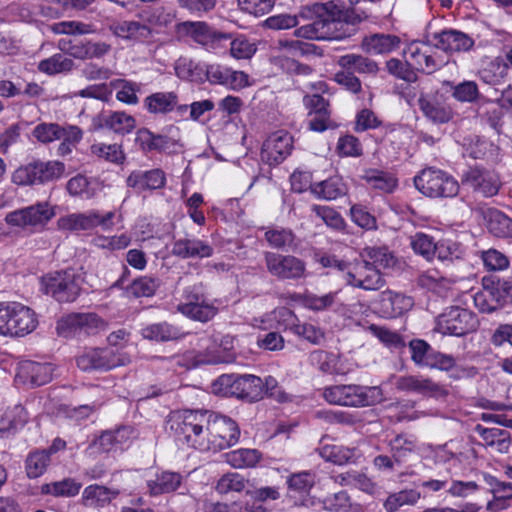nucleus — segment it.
Listing matches in <instances>:
<instances>
[{"instance_id":"1","label":"nucleus","mask_w":512,"mask_h":512,"mask_svg":"<svg viewBox=\"0 0 512 512\" xmlns=\"http://www.w3.org/2000/svg\"><path fill=\"white\" fill-rule=\"evenodd\" d=\"M169 422L178 440L201 451L229 448L240 437V429L234 420L207 410L176 411Z\"/></svg>"},{"instance_id":"2","label":"nucleus","mask_w":512,"mask_h":512,"mask_svg":"<svg viewBox=\"0 0 512 512\" xmlns=\"http://www.w3.org/2000/svg\"><path fill=\"white\" fill-rule=\"evenodd\" d=\"M299 16L316 18L312 23L303 25L294 31L296 37L308 40L338 39L340 35L334 32L336 25L342 22L356 24L362 20L354 11L346 10L343 5L334 1L305 7L300 11Z\"/></svg>"},{"instance_id":"3","label":"nucleus","mask_w":512,"mask_h":512,"mask_svg":"<svg viewBox=\"0 0 512 512\" xmlns=\"http://www.w3.org/2000/svg\"><path fill=\"white\" fill-rule=\"evenodd\" d=\"M353 254L351 249H347L343 258L327 253H317L315 259L324 268L337 270L349 286L363 290L380 289L383 286L381 274L369 267V262L358 261Z\"/></svg>"},{"instance_id":"4","label":"nucleus","mask_w":512,"mask_h":512,"mask_svg":"<svg viewBox=\"0 0 512 512\" xmlns=\"http://www.w3.org/2000/svg\"><path fill=\"white\" fill-rule=\"evenodd\" d=\"M38 326L33 309L17 301L0 302V336L20 338L32 333Z\"/></svg>"},{"instance_id":"5","label":"nucleus","mask_w":512,"mask_h":512,"mask_svg":"<svg viewBox=\"0 0 512 512\" xmlns=\"http://www.w3.org/2000/svg\"><path fill=\"white\" fill-rule=\"evenodd\" d=\"M323 397L330 404L363 407L380 402L383 393L378 386L334 385L323 390Z\"/></svg>"},{"instance_id":"6","label":"nucleus","mask_w":512,"mask_h":512,"mask_svg":"<svg viewBox=\"0 0 512 512\" xmlns=\"http://www.w3.org/2000/svg\"><path fill=\"white\" fill-rule=\"evenodd\" d=\"M264 382L255 375H222L213 384V391L223 396H234L257 401L264 396Z\"/></svg>"},{"instance_id":"7","label":"nucleus","mask_w":512,"mask_h":512,"mask_svg":"<svg viewBox=\"0 0 512 512\" xmlns=\"http://www.w3.org/2000/svg\"><path fill=\"white\" fill-rule=\"evenodd\" d=\"M40 289L58 302H73L80 294L81 277L71 269L48 272L40 279Z\"/></svg>"},{"instance_id":"8","label":"nucleus","mask_w":512,"mask_h":512,"mask_svg":"<svg viewBox=\"0 0 512 512\" xmlns=\"http://www.w3.org/2000/svg\"><path fill=\"white\" fill-rule=\"evenodd\" d=\"M478 326L479 320L471 310L451 306L436 318L434 330L442 335L461 337L475 332Z\"/></svg>"},{"instance_id":"9","label":"nucleus","mask_w":512,"mask_h":512,"mask_svg":"<svg viewBox=\"0 0 512 512\" xmlns=\"http://www.w3.org/2000/svg\"><path fill=\"white\" fill-rule=\"evenodd\" d=\"M415 187L431 198L455 197L459 192L458 181L449 173L436 168L423 169L414 178Z\"/></svg>"},{"instance_id":"10","label":"nucleus","mask_w":512,"mask_h":512,"mask_svg":"<svg viewBox=\"0 0 512 512\" xmlns=\"http://www.w3.org/2000/svg\"><path fill=\"white\" fill-rule=\"evenodd\" d=\"M121 215H117L115 211H109L105 214L99 210H88L83 213H71L61 216L57 220V227L60 231L79 232L92 230L100 226L105 231L113 229V220Z\"/></svg>"},{"instance_id":"11","label":"nucleus","mask_w":512,"mask_h":512,"mask_svg":"<svg viewBox=\"0 0 512 512\" xmlns=\"http://www.w3.org/2000/svg\"><path fill=\"white\" fill-rule=\"evenodd\" d=\"M55 215V206L44 201L8 213L5 217V221L8 225L13 227L40 230L43 229Z\"/></svg>"},{"instance_id":"12","label":"nucleus","mask_w":512,"mask_h":512,"mask_svg":"<svg viewBox=\"0 0 512 512\" xmlns=\"http://www.w3.org/2000/svg\"><path fill=\"white\" fill-rule=\"evenodd\" d=\"M436 46L422 41L409 43L404 50V59L408 66L418 71L430 74L441 68L447 60L437 55Z\"/></svg>"},{"instance_id":"13","label":"nucleus","mask_w":512,"mask_h":512,"mask_svg":"<svg viewBox=\"0 0 512 512\" xmlns=\"http://www.w3.org/2000/svg\"><path fill=\"white\" fill-rule=\"evenodd\" d=\"M76 361L77 366L83 371L110 370L125 365L129 362V358L123 354H116L108 348H88L77 357Z\"/></svg>"},{"instance_id":"14","label":"nucleus","mask_w":512,"mask_h":512,"mask_svg":"<svg viewBox=\"0 0 512 512\" xmlns=\"http://www.w3.org/2000/svg\"><path fill=\"white\" fill-rule=\"evenodd\" d=\"M293 149V137L280 130L270 134L262 144L260 158L269 166L283 162Z\"/></svg>"},{"instance_id":"15","label":"nucleus","mask_w":512,"mask_h":512,"mask_svg":"<svg viewBox=\"0 0 512 512\" xmlns=\"http://www.w3.org/2000/svg\"><path fill=\"white\" fill-rule=\"evenodd\" d=\"M265 259L268 271L277 278L295 279L305 274V264L294 256L267 253Z\"/></svg>"},{"instance_id":"16","label":"nucleus","mask_w":512,"mask_h":512,"mask_svg":"<svg viewBox=\"0 0 512 512\" xmlns=\"http://www.w3.org/2000/svg\"><path fill=\"white\" fill-rule=\"evenodd\" d=\"M185 299L184 303L178 305V311L193 320L207 322L217 314L218 309L214 303L199 292H189Z\"/></svg>"},{"instance_id":"17","label":"nucleus","mask_w":512,"mask_h":512,"mask_svg":"<svg viewBox=\"0 0 512 512\" xmlns=\"http://www.w3.org/2000/svg\"><path fill=\"white\" fill-rule=\"evenodd\" d=\"M186 360L188 368H196L200 365L229 363V357L220 354L218 350V340L209 337L202 338L200 340V350L188 352Z\"/></svg>"},{"instance_id":"18","label":"nucleus","mask_w":512,"mask_h":512,"mask_svg":"<svg viewBox=\"0 0 512 512\" xmlns=\"http://www.w3.org/2000/svg\"><path fill=\"white\" fill-rule=\"evenodd\" d=\"M462 182L486 197L495 195L500 187L499 177L494 171L479 167L469 168L463 174Z\"/></svg>"},{"instance_id":"19","label":"nucleus","mask_w":512,"mask_h":512,"mask_svg":"<svg viewBox=\"0 0 512 512\" xmlns=\"http://www.w3.org/2000/svg\"><path fill=\"white\" fill-rule=\"evenodd\" d=\"M186 31L193 41L212 52H218L224 47L222 43L229 40L228 35L213 30L204 22L187 23Z\"/></svg>"},{"instance_id":"20","label":"nucleus","mask_w":512,"mask_h":512,"mask_svg":"<svg viewBox=\"0 0 512 512\" xmlns=\"http://www.w3.org/2000/svg\"><path fill=\"white\" fill-rule=\"evenodd\" d=\"M53 370L49 363L22 361L17 368L16 380L31 386L45 385L51 381Z\"/></svg>"},{"instance_id":"21","label":"nucleus","mask_w":512,"mask_h":512,"mask_svg":"<svg viewBox=\"0 0 512 512\" xmlns=\"http://www.w3.org/2000/svg\"><path fill=\"white\" fill-rule=\"evenodd\" d=\"M394 384L399 390L414 392L428 397H439L445 393L440 385L423 376L408 375L397 377Z\"/></svg>"},{"instance_id":"22","label":"nucleus","mask_w":512,"mask_h":512,"mask_svg":"<svg viewBox=\"0 0 512 512\" xmlns=\"http://www.w3.org/2000/svg\"><path fill=\"white\" fill-rule=\"evenodd\" d=\"M437 49L445 52H465L470 50L474 41L466 34L456 30H446L435 35Z\"/></svg>"},{"instance_id":"23","label":"nucleus","mask_w":512,"mask_h":512,"mask_svg":"<svg viewBox=\"0 0 512 512\" xmlns=\"http://www.w3.org/2000/svg\"><path fill=\"white\" fill-rule=\"evenodd\" d=\"M110 31L118 38L132 43L148 42V30L139 21L121 20L110 25Z\"/></svg>"},{"instance_id":"24","label":"nucleus","mask_w":512,"mask_h":512,"mask_svg":"<svg viewBox=\"0 0 512 512\" xmlns=\"http://www.w3.org/2000/svg\"><path fill=\"white\" fill-rule=\"evenodd\" d=\"M142 25L148 30V40L160 33L173 21V15L163 7H155L143 10L139 14Z\"/></svg>"},{"instance_id":"25","label":"nucleus","mask_w":512,"mask_h":512,"mask_svg":"<svg viewBox=\"0 0 512 512\" xmlns=\"http://www.w3.org/2000/svg\"><path fill=\"white\" fill-rule=\"evenodd\" d=\"M96 128H108L117 134H128L136 127L135 118L123 111L104 113L98 117Z\"/></svg>"},{"instance_id":"26","label":"nucleus","mask_w":512,"mask_h":512,"mask_svg":"<svg viewBox=\"0 0 512 512\" xmlns=\"http://www.w3.org/2000/svg\"><path fill=\"white\" fill-rule=\"evenodd\" d=\"M172 253L182 258H206L213 254V248L200 239L184 238L174 242Z\"/></svg>"},{"instance_id":"27","label":"nucleus","mask_w":512,"mask_h":512,"mask_svg":"<svg viewBox=\"0 0 512 512\" xmlns=\"http://www.w3.org/2000/svg\"><path fill=\"white\" fill-rule=\"evenodd\" d=\"M295 319L296 316L290 309L280 307L261 317L254 318L251 325L260 330L276 329L279 327L288 328L290 322Z\"/></svg>"},{"instance_id":"28","label":"nucleus","mask_w":512,"mask_h":512,"mask_svg":"<svg viewBox=\"0 0 512 512\" xmlns=\"http://www.w3.org/2000/svg\"><path fill=\"white\" fill-rule=\"evenodd\" d=\"M127 185L139 191L146 189H159L165 184V175L159 169L150 171H133L128 176Z\"/></svg>"},{"instance_id":"29","label":"nucleus","mask_w":512,"mask_h":512,"mask_svg":"<svg viewBox=\"0 0 512 512\" xmlns=\"http://www.w3.org/2000/svg\"><path fill=\"white\" fill-rule=\"evenodd\" d=\"M418 102L421 111L429 120L435 123H446L452 119V109L436 98L423 95Z\"/></svg>"},{"instance_id":"30","label":"nucleus","mask_w":512,"mask_h":512,"mask_svg":"<svg viewBox=\"0 0 512 512\" xmlns=\"http://www.w3.org/2000/svg\"><path fill=\"white\" fill-rule=\"evenodd\" d=\"M319 454L325 461L337 465L354 463L361 457V453L357 449L336 444L322 445L319 449Z\"/></svg>"},{"instance_id":"31","label":"nucleus","mask_w":512,"mask_h":512,"mask_svg":"<svg viewBox=\"0 0 512 512\" xmlns=\"http://www.w3.org/2000/svg\"><path fill=\"white\" fill-rule=\"evenodd\" d=\"M347 191V185L339 175H334L312 186V193L315 197L328 201L344 196Z\"/></svg>"},{"instance_id":"32","label":"nucleus","mask_w":512,"mask_h":512,"mask_svg":"<svg viewBox=\"0 0 512 512\" xmlns=\"http://www.w3.org/2000/svg\"><path fill=\"white\" fill-rule=\"evenodd\" d=\"M399 45V37L390 34H374L365 37L362 41L363 50L373 55L390 53Z\"/></svg>"},{"instance_id":"33","label":"nucleus","mask_w":512,"mask_h":512,"mask_svg":"<svg viewBox=\"0 0 512 512\" xmlns=\"http://www.w3.org/2000/svg\"><path fill=\"white\" fill-rule=\"evenodd\" d=\"M338 292H328L324 295H317L313 292L306 291L302 294H295L293 300L301 306L312 311H324L330 308L337 298Z\"/></svg>"},{"instance_id":"34","label":"nucleus","mask_w":512,"mask_h":512,"mask_svg":"<svg viewBox=\"0 0 512 512\" xmlns=\"http://www.w3.org/2000/svg\"><path fill=\"white\" fill-rule=\"evenodd\" d=\"M362 261L369 262V267L376 269H388L396 264L395 256L386 247H367L361 253Z\"/></svg>"},{"instance_id":"35","label":"nucleus","mask_w":512,"mask_h":512,"mask_svg":"<svg viewBox=\"0 0 512 512\" xmlns=\"http://www.w3.org/2000/svg\"><path fill=\"white\" fill-rule=\"evenodd\" d=\"M178 103L175 92H156L144 100L145 108L152 114H166L174 110Z\"/></svg>"},{"instance_id":"36","label":"nucleus","mask_w":512,"mask_h":512,"mask_svg":"<svg viewBox=\"0 0 512 512\" xmlns=\"http://www.w3.org/2000/svg\"><path fill=\"white\" fill-rule=\"evenodd\" d=\"M226 462L235 469L255 467L262 459L257 449L240 448L225 454Z\"/></svg>"},{"instance_id":"37","label":"nucleus","mask_w":512,"mask_h":512,"mask_svg":"<svg viewBox=\"0 0 512 512\" xmlns=\"http://www.w3.org/2000/svg\"><path fill=\"white\" fill-rule=\"evenodd\" d=\"M363 179L371 188L384 193H392L398 186V180L394 174L382 170H367Z\"/></svg>"},{"instance_id":"38","label":"nucleus","mask_w":512,"mask_h":512,"mask_svg":"<svg viewBox=\"0 0 512 512\" xmlns=\"http://www.w3.org/2000/svg\"><path fill=\"white\" fill-rule=\"evenodd\" d=\"M118 495V491L101 485H89L82 493V502L89 507H103Z\"/></svg>"},{"instance_id":"39","label":"nucleus","mask_w":512,"mask_h":512,"mask_svg":"<svg viewBox=\"0 0 512 512\" xmlns=\"http://www.w3.org/2000/svg\"><path fill=\"white\" fill-rule=\"evenodd\" d=\"M205 63L181 57L175 63L176 75L187 81L201 82L205 80Z\"/></svg>"},{"instance_id":"40","label":"nucleus","mask_w":512,"mask_h":512,"mask_svg":"<svg viewBox=\"0 0 512 512\" xmlns=\"http://www.w3.org/2000/svg\"><path fill=\"white\" fill-rule=\"evenodd\" d=\"M28 420L25 408L21 405L8 407L0 412V433L22 428Z\"/></svg>"},{"instance_id":"41","label":"nucleus","mask_w":512,"mask_h":512,"mask_svg":"<svg viewBox=\"0 0 512 512\" xmlns=\"http://www.w3.org/2000/svg\"><path fill=\"white\" fill-rule=\"evenodd\" d=\"M300 42L286 41L280 42L279 47L271 56V62L286 72L296 71L298 64L295 60L288 56L289 53L299 48Z\"/></svg>"},{"instance_id":"42","label":"nucleus","mask_w":512,"mask_h":512,"mask_svg":"<svg viewBox=\"0 0 512 512\" xmlns=\"http://www.w3.org/2000/svg\"><path fill=\"white\" fill-rule=\"evenodd\" d=\"M382 304L385 309L384 313L388 317H397L413 306V300L411 297L401 293L386 292L384 293Z\"/></svg>"},{"instance_id":"43","label":"nucleus","mask_w":512,"mask_h":512,"mask_svg":"<svg viewBox=\"0 0 512 512\" xmlns=\"http://www.w3.org/2000/svg\"><path fill=\"white\" fill-rule=\"evenodd\" d=\"M111 90L116 91V99L127 105H135L139 102L137 93L141 91V84L125 79H115L110 82Z\"/></svg>"},{"instance_id":"44","label":"nucleus","mask_w":512,"mask_h":512,"mask_svg":"<svg viewBox=\"0 0 512 512\" xmlns=\"http://www.w3.org/2000/svg\"><path fill=\"white\" fill-rule=\"evenodd\" d=\"M180 484L181 476L174 472H162L157 474L154 480H149L147 483L151 495L173 492Z\"/></svg>"},{"instance_id":"45","label":"nucleus","mask_w":512,"mask_h":512,"mask_svg":"<svg viewBox=\"0 0 512 512\" xmlns=\"http://www.w3.org/2000/svg\"><path fill=\"white\" fill-rule=\"evenodd\" d=\"M474 305L484 313H490L497 309L501 300V293L493 286L484 285L473 295Z\"/></svg>"},{"instance_id":"46","label":"nucleus","mask_w":512,"mask_h":512,"mask_svg":"<svg viewBox=\"0 0 512 512\" xmlns=\"http://www.w3.org/2000/svg\"><path fill=\"white\" fill-rule=\"evenodd\" d=\"M419 284L435 293L442 294L450 289L453 280L444 277L438 270H427L419 276Z\"/></svg>"},{"instance_id":"47","label":"nucleus","mask_w":512,"mask_h":512,"mask_svg":"<svg viewBox=\"0 0 512 512\" xmlns=\"http://www.w3.org/2000/svg\"><path fill=\"white\" fill-rule=\"evenodd\" d=\"M487 227L497 237H512V220L498 210H489Z\"/></svg>"},{"instance_id":"48","label":"nucleus","mask_w":512,"mask_h":512,"mask_svg":"<svg viewBox=\"0 0 512 512\" xmlns=\"http://www.w3.org/2000/svg\"><path fill=\"white\" fill-rule=\"evenodd\" d=\"M410 247L415 254L423 257L427 261L435 258L436 241L428 234L418 232L409 238Z\"/></svg>"},{"instance_id":"49","label":"nucleus","mask_w":512,"mask_h":512,"mask_svg":"<svg viewBox=\"0 0 512 512\" xmlns=\"http://www.w3.org/2000/svg\"><path fill=\"white\" fill-rule=\"evenodd\" d=\"M135 143L143 151L162 150L166 151L169 149L170 141L164 136H155L148 129H139L136 133Z\"/></svg>"},{"instance_id":"50","label":"nucleus","mask_w":512,"mask_h":512,"mask_svg":"<svg viewBox=\"0 0 512 512\" xmlns=\"http://www.w3.org/2000/svg\"><path fill=\"white\" fill-rule=\"evenodd\" d=\"M91 153L96 157L114 164H123L126 155L119 144L94 143L91 145Z\"/></svg>"},{"instance_id":"51","label":"nucleus","mask_w":512,"mask_h":512,"mask_svg":"<svg viewBox=\"0 0 512 512\" xmlns=\"http://www.w3.org/2000/svg\"><path fill=\"white\" fill-rule=\"evenodd\" d=\"M81 486V483L67 478L62 481L42 485L41 492L56 497H72L79 493Z\"/></svg>"},{"instance_id":"52","label":"nucleus","mask_w":512,"mask_h":512,"mask_svg":"<svg viewBox=\"0 0 512 512\" xmlns=\"http://www.w3.org/2000/svg\"><path fill=\"white\" fill-rule=\"evenodd\" d=\"M67 190L72 196L91 199L97 193V183L83 175H77L68 181Z\"/></svg>"},{"instance_id":"53","label":"nucleus","mask_w":512,"mask_h":512,"mask_svg":"<svg viewBox=\"0 0 512 512\" xmlns=\"http://www.w3.org/2000/svg\"><path fill=\"white\" fill-rule=\"evenodd\" d=\"M339 65L344 69H352L359 73L374 74L378 71L377 64L361 55L347 54L338 60Z\"/></svg>"},{"instance_id":"54","label":"nucleus","mask_w":512,"mask_h":512,"mask_svg":"<svg viewBox=\"0 0 512 512\" xmlns=\"http://www.w3.org/2000/svg\"><path fill=\"white\" fill-rule=\"evenodd\" d=\"M73 67V61L63 55V54H55L49 58H46L39 62L38 69L39 71L47 74V75H55L62 72L70 71Z\"/></svg>"},{"instance_id":"55","label":"nucleus","mask_w":512,"mask_h":512,"mask_svg":"<svg viewBox=\"0 0 512 512\" xmlns=\"http://www.w3.org/2000/svg\"><path fill=\"white\" fill-rule=\"evenodd\" d=\"M131 243V237L127 233L119 235L105 236L96 234L92 239V244L103 250L116 251L127 248Z\"/></svg>"},{"instance_id":"56","label":"nucleus","mask_w":512,"mask_h":512,"mask_svg":"<svg viewBox=\"0 0 512 512\" xmlns=\"http://www.w3.org/2000/svg\"><path fill=\"white\" fill-rule=\"evenodd\" d=\"M35 170L38 184L59 179L64 174L65 166L59 161L35 162Z\"/></svg>"},{"instance_id":"57","label":"nucleus","mask_w":512,"mask_h":512,"mask_svg":"<svg viewBox=\"0 0 512 512\" xmlns=\"http://www.w3.org/2000/svg\"><path fill=\"white\" fill-rule=\"evenodd\" d=\"M420 499V493L414 489L402 490L390 494L383 506L388 512H394L404 505H413Z\"/></svg>"},{"instance_id":"58","label":"nucleus","mask_w":512,"mask_h":512,"mask_svg":"<svg viewBox=\"0 0 512 512\" xmlns=\"http://www.w3.org/2000/svg\"><path fill=\"white\" fill-rule=\"evenodd\" d=\"M338 478H340V483L342 485L357 488L370 495H375L377 493L378 488L376 484L364 474L357 472H346L345 474L340 475Z\"/></svg>"},{"instance_id":"59","label":"nucleus","mask_w":512,"mask_h":512,"mask_svg":"<svg viewBox=\"0 0 512 512\" xmlns=\"http://www.w3.org/2000/svg\"><path fill=\"white\" fill-rule=\"evenodd\" d=\"M297 318L290 322L288 328L298 337H301L312 344H320L324 339V332L317 326L311 323L297 322Z\"/></svg>"},{"instance_id":"60","label":"nucleus","mask_w":512,"mask_h":512,"mask_svg":"<svg viewBox=\"0 0 512 512\" xmlns=\"http://www.w3.org/2000/svg\"><path fill=\"white\" fill-rule=\"evenodd\" d=\"M55 34L85 35L95 32L92 24L80 21H61L51 25Z\"/></svg>"},{"instance_id":"61","label":"nucleus","mask_w":512,"mask_h":512,"mask_svg":"<svg viewBox=\"0 0 512 512\" xmlns=\"http://www.w3.org/2000/svg\"><path fill=\"white\" fill-rule=\"evenodd\" d=\"M160 282L156 278L143 276L132 282L127 292L135 297H150L154 295Z\"/></svg>"},{"instance_id":"62","label":"nucleus","mask_w":512,"mask_h":512,"mask_svg":"<svg viewBox=\"0 0 512 512\" xmlns=\"http://www.w3.org/2000/svg\"><path fill=\"white\" fill-rule=\"evenodd\" d=\"M49 453L46 451H35L26 460V471L30 478L41 476L49 465Z\"/></svg>"},{"instance_id":"63","label":"nucleus","mask_w":512,"mask_h":512,"mask_svg":"<svg viewBox=\"0 0 512 512\" xmlns=\"http://www.w3.org/2000/svg\"><path fill=\"white\" fill-rule=\"evenodd\" d=\"M142 336L149 340L167 341L177 337V330L167 323L152 324L142 329Z\"/></svg>"},{"instance_id":"64","label":"nucleus","mask_w":512,"mask_h":512,"mask_svg":"<svg viewBox=\"0 0 512 512\" xmlns=\"http://www.w3.org/2000/svg\"><path fill=\"white\" fill-rule=\"evenodd\" d=\"M462 254L461 245L453 240L443 239L436 242L435 258L442 262L459 259Z\"/></svg>"}]
</instances>
